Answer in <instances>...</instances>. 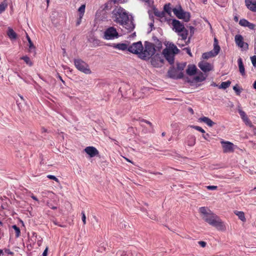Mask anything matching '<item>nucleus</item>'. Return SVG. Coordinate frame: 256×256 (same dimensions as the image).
Returning <instances> with one entry per match:
<instances>
[{"label":"nucleus","mask_w":256,"mask_h":256,"mask_svg":"<svg viewBox=\"0 0 256 256\" xmlns=\"http://www.w3.org/2000/svg\"><path fill=\"white\" fill-rule=\"evenodd\" d=\"M113 18L114 22L122 26L128 32H131L134 28L132 16H129L126 11L121 7L113 11Z\"/></svg>","instance_id":"1"},{"label":"nucleus","mask_w":256,"mask_h":256,"mask_svg":"<svg viewBox=\"0 0 256 256\" xmlns=\"http://www.w3.org/2000/svg\"><path fill=\"white\" fill-rule=\"evenodd\" d=\"M199 212L202 218L210 225L220 230H224L226 229V226L221 220L208 208H200Z\"/></svg>","instance_id":"2"},{"label":"nucleus","mask_w":256,"mask_h":256,"mask_svg":"<svg viewBox=\"0 0 256 256\" xmlns=\"http://www.w3.org/2000/svg\"><path fill=\"white\" fill-rule=\"evenodd\" d=\"M171 20L170 24L172 29L181 38L180 39L178 40L177 44L180 47L187 45L185 41L188 38V32L184 27V24L176 19H172Z\"/></svg>","instance_id":"3"},{"label":"nucleus","mask_w":256,"mask_h":256,"mask_svg":"<svg viewBox=\"0 0 256 256\" xmlns=\"http://www.w3.org/2000/svg\"><path fill=\"white\" fill-rule=\"evenodd\" d=\"M156 49L154 44L146 43L144 51L140 52V56L144 60H148L155 53Z\"/></svg>","instance_id":"4"},{"label":"nucleus","mask_w":256,"mask_h":256,"mask_svg":"<svg viewBox=\"0 0 256 256\" xmlns=\"http://www.w3.org/2000/svg\"><path fill=\"white\" fill-rule=\"evenodd\" d=\"M74 64L76 68L80 71L85 74H90L92 72L89 66L86 62L80 58L74 60Z\"/></svg>","instance_id":"5"},{"label":"nucleus","mask_w":256,"mask_h":256,"mask_svg":"<svg viewBox=\"0 0 256 256\" xmlns=\"http://www.w3.org/2000/svg\"><path fill=\"white\" fill-rule=\"evenodd\" d=\"M172 12L178 18L182 19L186 22H188L190 20V14L184 12L180 6L174 8Z\"/></svg>","instance_id":"6"},{"label":"nucleus","mask_w":256,"mask_h":256,"mask_svg":"<svg viewBox=\"0 0 256 256\" xmlns=\"http://www.w3.org/2000/svg\"><path fill=\"white\" fill-rule=\"evenodd\" d=\"M220 50V47L218 44L217 40L215 38L214 44V49L208 52H205L202 54V57L204 59H208L209 58L214 57L218 55Z\"/></svg>","instance_id":"7"},{"label":"nucleus","mask_w":256,"mask_h":256,"mask_svg":"<svg viewBox=\"0 0 256 256\" xmlns=\"http://www.w3.org/2000/svg\"><path fill=\"white\" fill-rule=\"evenodd\" d=\"M220 144L224 153L233 152L236 148V146L229 141H225L222 140H220Z\"/></svg>","instance_id":"8"},{"label":"nucleus","mask_w":256,"mask_h":256,"mask_svg":"<svg viewBox=\"0 0 256 256\" xmlns=\"http://www.w3.org/2000/svg\"><path fill=\"white\" fill-rule=\"evenodd\" d=\"M118 34L116 28L112 26L107 28L104 35V38L107 40H113L118 38Z\"/></svg>","instance_id":"9"},{"label":"nucleus","mask_w":256,"mask_h":256,"mask_svg":"<svg viewBox=\"0 0 256 256\" xmlns=\"http://www.w3.org/2000/svg\"><path fill=\"white\" fill-rule=\"evenodd\" d=\"M142 50L143 46L141 42L133 43L128 48V50L130 52L135 54H139L140 55Z\"/></svg>","instance_id":"10"},{"label":"nucleus","mask_w":256,"mask_h":256,"mask_svg":"<svg viewBox=\"0 0 256 256\" xmlns=\"http://www.w3.org/2000/svg\"><path fill=\"white\" fill-rule=\"evenodd\" d=\"M150 62L156 68L160 67L164 62V59L162 55L156 54L154 55L151 58Z\"/></svg>","instance_id":"11"},{"label":"nucleus","mask_w":256,"mask_h":256,"mask_svg":"<svg viewBox=\"0 0 256 256\" xmlns=\"http://www.w3.org/2000/svg\"><path fill=\"white\" fill-rule=\"evenodd\" d=\"M198 66L204 72L211 71L214 68V66L212 64L204 61L199 62Z\"/></svg>","instance_id":"12"},{"label":"nucleus","mask_w":256,"mask_h":256,"mask_svg":"<svg viewBox=\"0 0 256 256\" xmlns=\"http://www.w3.org/2000/svg\"><path fill=\"white\" fill-rule=\"evenodd\" d=\"M236 44L240 48H248V44L244 42V38L240 34H236L234 37Z\"/></svg>","instance_id":"13"},{"label":"nucleus","mask_w":256,"mask_h":256,"mask_svg":"<svg viewBox=\"0 0 256 256\" xmlns=\"http://www.w3.org/2000/svg\"><path fill=\"white\" fill-rule=\"evenodd\" d=\"M84 151L90 158H93L98 154V151L94 146H87L84 149Z\"/></svg>","instance_id":"14"},{"label":"nucleus","mask_w":256,"mask_h":256,"mask_svg":"<svg viewBox=\"0 0 256 256\" xmlns=\"http://www.w3.org/2000/svg\"><path fill=\"white\" fill-rule=\"evenodd\" d=\"M164 56L170 64H172L174 62V56L176 54L172 52H168L167 50H164L162 52Z\"/></svg>","instance_id":"15"},{"label":"nucleus","mask_w":256,"mask_h":256,"mask_svg":"<svg viewBox=\"0 0 256 256\" xmlns=\"http://www.w3.org/2000/svg\"><path fill=\"white\" fill-rule=\"evenodd\" d=\"M246 8L252 12H256V1L252 0H245Z\"/></svg>","instance_id":"16"},{"label":"nucleus","mask_w":256,"mask_h":256,"mask_svg":"<svg viewBox=\"0 0 256 256\" xmlns=\"http://www.w3.org/2000/svg\"><path fill=\"white\" fill-rule=\"evenodd\" d=\"M239 24L244 27H248L250 30H254L255 24L249 22L246 19H241L239 22Z\"/></svg>","instance_id":"17"},{"label":"nucleus","mask_w":256,"mask_h":256,"mask_svg":"<svg viewBox=\"0 0 256 256\" xmlns=\"http://www.w3.org/2000/svg\"><path fill=\"white\" fill-rule=\"evenodd\" d=\"M164 50H167L168 52H172L176 54L179 52V50L176 46L172 42H168L166 44V48Z\"/></svg>","instance_id":"18"},{"label":"nucleus","mask_w":256,"mask_h":256,"mask_svg":"<svg viewBox=\"0 0 256 256\" xmlns=\"http://www.w3.org/2000/svg\"><path fill=\"white\" fill-rule=\"evenodd\" d=\"M196 142V138L194 136L189 135L187 136L185 143L190 146H193Z\"/></svg>","instance_id":"19"},{"label":"nucleus","mask_w":256,"mask_h":256,"mask_svg":"<svg viewBox=\"0 0 256 256\" xmlns=\"http://www.w3.org/2000/svg\"><path fill=\"white\" fill-rule=\"evenodd\" d=\"M198 120L200 122H203L207 124L208 126H212L215 123L212 122L210 118L206 116H202L199 118Z\"/></svg>","instance_id":"20"},{"label":"nucleus","mask_w":256,"mask_h":256,"mask_svg":"<svg viewBox=\"0 0 256 256\" xmlns=\"http://www.w3.org/2000/svg\"><path fill=\"white\" fill-rule=\"evenodd\" d=\"M112 46L116 49H118V50H128V47L127 44H126L122 43V44H113L112 45Z\"/></svg>","instance_id":"21"},{"label":"nucleus","mask_w":256,"mask_h":256,"mask_svg":"<svg viewBox=\"0 0 256 256\" xmlns=\"http://www.w3.org/2000/svg\"><path fill=\"white\" fill-rule=\"evenodd\" d=\"M7 35L10 40H14L17 38V34L14 32V30L10 27L8 28Z\"/></svg>","instance_id":"22"},{"label":"nucleus","mask_w":256,"mask_h":256,"mask_svg":"<svg viewBox=\"0 0 256 256\" xmlns=\"http://www.w3.org/2000/svg\"><path fill=\"white\" fill-rule=\"evenodd\" d=\"M238 63L240 73L242 76L245 75V70L243 64L242 60L241 58H239L238 60Z\"/></svg>","instance_id":"23"},{"label":"nucleus","mask_w":256,"mask_h":256,"mask_svg":"<svg viewBox=\"0 0 256 256\" xmlns=\"http://www.w3.org/2000/svg\"><path fill=\"white\" fill-rule=\"evenodd\" d=\"M196 70V66L194 65H190L186 70L187 74L190 76L194 75Z\"/></svg>","instance_id":"24"},{"label":"nucleus","mask_w":256,"mask_h":256,"mask_svg":"<svg viewBox=\"0 0 256 256\" xmlns=\"http://www.w3.org/2000/svg\"><path fill=\"white\" fill-rule=\"evenodd\" d=\"M86 5L82 4L78 9L79 12V17L80 19H82L84 15L85 12Z\"/></svg>","instance_id":"25"},{"label":"nucleus","mask_w":256,"mask_h":256,"mask_svg":"<svg viewBox=\"0 0 256 256\" xmlns=\"http://www.w3.org/2000/svg\"><path fill=\"white\" fill-rule=\"evenodd\" d=\"M206 76L202 74V73L200 72L198 75L196 76L194 78V80L196 82H201L206 80Z\"/></svg>","instance_id":"26"},{"label":"nucleus","mask_w":256,"mask_h":256,"mask_svg":"<svg viewBox=\"0 0 256 256\" xmlns=\"http://www.w3.org/2000/svg\"><path fill=\"white\" fill-rule=\"evenodd\" d=\"M234 214L238 217V218L242 222L246 221L244 214L242 212L235 211Z\"/></svg>","instance_id":"27"},{"label":"nucleus","mask_w":256,"mask_h":256,"mask_svg":"<svg viewBox=\"0 0 256 256\" xmlns=\"http://www.w3.org/2000/svg\"><path fill=\"white\" fill-rule=\"evenodd\" d=\"M231 82L229 80L222 82L220 86H218L219 88L226 89L230 86Z\"/></svg>","instance_id":"28"},{"label":"nucleus","mask_w":256,"mask_h":256,"mask_svg":"<svg viewBox=\"0 0 256 256\" xmlns=\"http://www.w3.org/2000/svg\"><path fill=\"white\" fill-rule=\"evenodd\" d=\"M8 7V4L6 2L0 4V14L4 12Z\"/></svg>","instance_id":"29"},{"label":"nucleus","mask_w":256,"mask_h":256,"mask_svg":"<svg viewBox=\"0 0 256 256\" xmlns=\"http://www.w3.org/2000/svg\"><path fill=\"white\" fill-rule=\"evenodd\" d=\"M12 228L16 232V236L18 238L20 234V230L19 228L16 225H13Z\"/></svg>","instance_id":"30"},{"label":"nucleus","mask_w":256,"mask_h":256,"mask_svg":"<svg viewBox=\"0 0 256 256\" xmlns=\"http://www.w3.org/2000/svg\"><path fill=\"white\" fill-rule=\"evenodd\" d=\"M21 59L23 60L24 61V62L29 66H32V62L28 56H23L21 58Z\"/></svg>","instance_id":"31"},{"label":"nucleus","mask_w":256,"mask_h":256,"mask_svg":"<svg viewBox=\"0 0 256 256\" xmlns=\"http://www.w3.org/2000/svg\"><path fill=\"white\" fill-rule=\"evenodd\" d=\"M191 128L201 132L202 133V134H205L206 133V132L205 130L202 128L201 127L199 126H190Z\"/></svg>","instance_id":"32"},{"label":"nucleus","mask_w":256,"mask_h":256,"mask_svg":"<svg viewBox=\"0 0 256 256\" xmlns=\"http://www.w3.org/2000/svg\"><path fill=\"white\" fill-rule=\"evenodd\" d=\"M242 120L246 124L247 126H248L250 127H253V125H252V123L251 122L250 120L248 119V116H246V118H244Z\"/></svg>","instance_id":"33"},{"label":"nucleus","mask_w":256,"mask_h":256,"mask_svg":"<svg viewBox=\"0 0 256 256\" xmlns=\"http://www.w3.org/2000/svg\"><path fill=\"white\" fill-rule=\"evenodd\" d=\"M242 120L246 124L247 126H248L250 127H253V125H252V123L251 122L250 120L248 119V116H246V118H244Z\"/></svg>","instance_id":"34"},{"label":"nucleus","mask_w":256,"mask_h":256,"mask_svg":"<svg viewBox=\"0 0 256 256\" xmlns=\"http://www.w3.org/2000/svg\"><path fill=\"white\" fill-rule=\"evenodd\" d=\"M238 111L239 114H240L241 118L242 120L247 116H246V114L245 113V112H244L241 109H238Z\"/></svg>","instance_id":"35"},{"label":"nucleus","mask_w":256,"mask_h":256,"mask_svg":"<svg viewBox=\"0 0 256 256\" xmlns=\"http://www.w3.org/2000/svg\"><path fill=\"white\" fill-rule=\"evenodd\" d=\"M26 38H27V40L28 42V43H29V48L30 49H32V48H34V45L32 44V42L30 38L29 37V36L26 34Z\"/></svg>","instance_id":"36"},{"label":"nucleus","mask_w":256,"mask_h":256,"mask_svg":"<svg viewBox=\"0 0 256 256\" xmlns=\"http://www.w3.org/2000/svg\"><path fill=\"white\" fill-rule=\"evenodd\" d=\"M250 60L253 66L256 67V56H252Z\"/></svg>","instance_id":"37"},{"label":"nucleus","mask_w":256,"mask_h":256,"mask_svg":"<svg viewBox=\"0 0 256 256\" xmlns=\"http://www.w3.org/2000/svg\"><path fill=\"white\" fill-rule=\"evenodd\" d=\"M202 138L204 140H206L208 141H210V135L208 133L203 134Z\"/></svg>","instance_id":"38"},{"label":"nucleus","mask_w":256,"mask_h":256,"mask_svg":"<svg viewBox=\"0 0 256 256\" xmlns=\"http://www.w3.org/2000/svg\"><path fill=\"white\" fill-rule=\"evenodd\" d=\"M206 188L208 190H215L217 188V186H208Z\"/></svg>","instance_id":"39"},{"label":"nucleus","mask_w":256,"mask_h":256,"mask_svg":"<svg viewBox=\"0 0 256 256\" xmlns=\"http://www.w3.org/2000/svg\"><path fill=\"white\" fill-rule=\"evenodd\" d=\"M82 222H83L84 224H86V215H85L84 212H82Z\"/></svg>","instance_id":"40"},{"label":"nucleus","mask_w":256,"mask_h":256,"mask_svg":"<svg viewBox=\"0 0 256 256\" xmlns=\"http://www.w3.org/2000/svg\"><path fill=\"white\" fill-rule=\"evenodd\" d=\"M198 244L202 248H204L206 246V242L204 241H199Z\"/></svg>","instance_id":"41"},{"label":"nucleus","mask_w":256,"mask_h":256,"mask_svg":"<svg viewBox=\"0 0 256 256\" xmlns=\"http://www.w3.org/2000/svg\"><path fill=\"white\" fill-rule=\"evenodd\" d=\"M233 90L238 94H239L240 92V91L238 88L236 86H234L233 87Z\"/></svg>","instance_id":"42"},{"label":"nucleus","mask_w":256,"mask_h":256,"mask_svg":"<svg viewBox=\"0 0 256 256\" xmlns=\"http://www.w3.org/2000/svg\"><path fill=\"white\" fill-rule=\"evenodd\" d=\"M164 8L166 12H170V4H168V6L166 5L164 7Z\"/></svg>","instance_id":"43"},{"label":"nucleus","mask_w":256,"mask_h":256,"mask_svg":"<svg viewBox=\"0 0 256 256\" xmlns=\"http://www.w3.org/2000/svg\"><path fill=\"white\" fill-rule=\"evenodd\" d=\"M48 248H46L45 250L42 253V256H47L48 254Z\"/></svg>","instance_id":"44"},{"label":"nucleus","mask_w":256,"mask_h":256,"mask_svg":"<svg viewBox=\"0 0 256 256\" xmlns=\"http://www.w3.org/2000/svg\"><path fill=\"white\" fill-rule=\"evenodd\" d=\"M184 50L186 51L187 53L190 56H192V54L190 52V50L188 48H185Z\"/></svg>","instance_id":"45"},{"label":"nucleus","mask_w":256,"mask_h":256,"mask_svg":"<svg viewBox=\"0 0 256 256\" xmlns=\"http://www.w3.org/2000/svg\"><path fill=\"white\" fill-rule=\"evenodd\" d=\"M48 178H50V179H52V180H54L56 182H58V180L56 177H48Z\"/></svg>","instance_id":"46"},{"label":"nucleus","mask_w":256,"mask_h":256,"mask_svg":"<svg viewBox=\"0 0 256 256\" xmlns=\"http://www.w3.org/2000/svg\"><path fill=\"white\" fill-rule=\"evenodd\" d=\"M252 128V132L254 135H256V128L254 126Z\"/></svg>","instance_id":"47"},{"label":"nucleus","mask_w":256,"mask_h":256,"mask_svg":"<svg viewBox=\"0 0 256 256\" xmlns=\"http://www.w3.org/2000/svg\"><path fill=\"white\" fill-rule=\"evenodd\" d=\"M31 198H32L33 200H36V201H37V200H38V199H37V198H36V196H34V195H32V196H31Z\"/></svg>","instance_id":"48"},{"label":"nucleus","mask_w":256,"mask_h":256,"mask_svg":"<svg viewBox=\"0 0 256 256\" xmlns=\"http://www.w3.org/2000/svg\"><path fill=\"white\" fill-rule=\"evenodd\" d=\"M250 142L252 143L254 148L256 149V142Z\"/></svg>","instance_id":"49"},{"label":"nucleus","mask_w":256,"mask_h":256,"mask_svg":"<svg viewBox=\"0 0 256 256\" xmlns=\"http://www.w3.org/2000/svg\"><path fill=\"white\" fill-rule=\"evenodd\" d=\"M149 26H150V28H151V30H152V27H153V26H154V24H153V23H152V22H150V24H149Z\"/></svg>","instance_id":"50"},{"label":"nucleus","mask_w":256,"mask_h":256,"mask_svg":"<svg viewBox=\"0 0 256 256\" xmlns=\"http://www.w3.org/2000/svg\"><path fill=\"white\" fill-rule=\"evenodd\" d=\"M211 86H218V84H216V83L214 82H212V84H211Z\"/></svg>","instance_id":"51"},{"label":"nucleus","mask_w":256,"mask_h":256,"mask_svg":"<svg viewBox=\"0 0 256 256\" xmlns=\"http://www.w3.org/2000/svg\"><path fill=\"white\" fill-rule=\"evenodd\" d=\"M253 86H254V88L256 90V80L254 82L253 84Z\"/></svg>","instance_id":"52"},{"label":"nucleus","mask_w":256,"mask_h":256,"mask_svg":"<svg viewBox=\"0 0 256 256\" xmlns=\"http://www.w3.org/2000/svg\"><path fill=\"white\" fill-rule=\"evenodd\" d=\"M81 20L82 19H80V18H79V20L77 22V25H79L81 22Z\"/></svg>","instance_id":"53"},{"label":"nucleus","mask_w":256,"mask_h":256,"mask_svg":"<svg viewBox=\"0 0 256 256\" xmlns=\"http://www.w3.org/2000/svg\"><path fill=\"white\" fill-rule=\"evenodd\" d=\"M46 1L47 4V6H48L50 2V0H46Z\"/></svg>","instance_id":"54"},{"label":"nucleus","mask_w":256,"mask_h":256,"mask_svg":"<svg viewBox=\"0 0 256 256\" xmlns=\"http://www.w3.org/2000/svg\"><path fill=\"white\" fill-rule=\"evenodd\" d=\"M2 255H4L2 251L0 250V256H2Z\"/></svg>","instance_id":"55"},{"label":"nucleus","mask_w":256,"mask_h":256,"mask_svg":"<svg viewBox=\"0 0 256 256\" xmlns=\"http://www.w3.org/2000/svg\"><path fill=\"white\" fill-rule=\"evenodd\" d=\"M203 3L206 4L207 0H200Z\"/></svg>","instance_id":"56"},{"label":"nucleus","mask_w":256,"mask_h":256,"mask_svg":"<svg viewBox=\"0 0 256 256\" xmlns=\"http://www.w3.org/2000/svg\"><path fill=\"white\" fill-rule=\"evenodd\" d=\"M189 110H190V112H191L192 113H193V110H192V108H189Z\"/></svg>","instance_id":"57"},{"label":"nucleus","mask_w":256,"mask_h":256,"mask_svg":"<svg viewBox=\"0 0 256 256\" xmlns=\"http://www.w3.org/2000/svg\"><path fill=\"white\" fill-rule=\"evenodd\" d=\"M146 122L147 124H150V125H151V124H151L150 122L146 121Z\"/></svg>","instance_id":"58"},{"label":"nucleus","mask_w":256,"mask_h":256,"mask_svg":"<svg viewBox=\"0 0 256 256\" xmlns=\"http://www.w3.org/2000/svg\"><path fill=\"white\" fill-rule=\"evenodd\" d=\"M142 1L144 2H148L149 1V0H142Z\"/></svg>","instance_id":"59"},{"label":"nucleus","mask_w":256,"mask_h":256,"mask_svg":"<svg viewBox=\"0 0 256 256\" xmlns=\"http://www.w3.org/2000/svg\"><path fill=\"white\" fill-rule=\"evenodd\" d=\"M168 74H169V76H170V77H172V76L170 75V72H168Z\"/></svg>","instance_id":"60"},{"label":"nucleus","mask_w":256,"mask_h":256,"mask_svg":"<svg viewBox=\"0 0 256 256\" xmlns=\"http://www.w3.org/2000/svg\"><path fill=\"white\" fill-rule=\"evenodd\" d=\"M60 80H61L63 82H64L63 81V80H62V78H61V77H60Z\"/></svg>","instance_id":"61"},{"label":"nucleus","mask_w":256,"mask_h":256,"mask_svg":"<svg viewBox=\"0 0 256 256\" xmlns=\"http://www.w3.org/2000/svg\"><path fill=\"white\" fill-rule=\"evenodd\" d=\"M164 135H165V133L164 132L162 133V136H164Z\"/></svg>","instance_id":"62"},{"label":"nucleus","mask_w":256,"mask_h":256,"mask_svg":"<svg viewBox=\"0 0 256 256\" xmlns=\"http://www.w3.org/2000/svg\"><path fill=\"white\" fill-rule=\"evenodd\" d=\"M0 224L1 226H2V222H0Z\"/></svg>","instance_id":"63"},{"label":"nucleus","mask_w":256,"mask_h":256,"mask_svg":"<svg viewBox=\"0 0 256 256\" xmlns=\"http://www.w3.org/2000/svg\"><path fill=\"white\" fill-rule=\"evenodd\" d=\"M254 190L256 191V187L254 188Z\"/></svg>","instance_id":"64"}]
</instances>
